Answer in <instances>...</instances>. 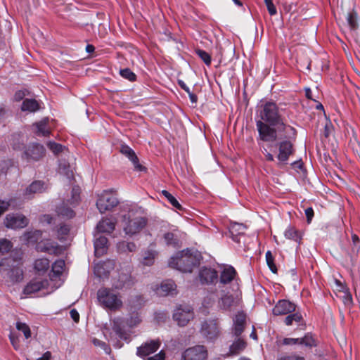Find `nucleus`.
<instances>
[{"label":"nucleus","instance_id":"4468645a","mask_svg":"<svg viewBox=\"0 0 360 360\" xmlns=\"http://www.w3.org/2000/svg\"><path fill=\"white\" fill-rule=\"evenodd\" d=\"M233 326L231 328L232 335L238 338L245 329L246 322V314L243 311H239L233 318Z\"/></svg>","mask_w":360,"mask_h":360},{"label":"nucleus","instance_id":"7c9ffc66","mask_svg":"<svg viewBox=\"0 0 360 360\" xmlns=\"http://www.w3.org/2000/svg\"><path fill=\"white\" fill-rule=\"evenodd\" d=\"M284 236L286 239L292 240L300 244L302 240V236L298 231L291 225H289L284 231Z\"/></svg>","mask_w":360,"mask_h":360},{"label":"nucleus","instance_id":"c03bdc74","mask_svg":"<svg viewBox=\"0 0 360 360\" xmlns=\"http://www.w3.org/2000/svg\"><path fill=\"white\" fill-rule=\"evenodd\" d=\"M156 255V252L153 250H148L145 252L143 259V264L146 266H150L154 262L155 256Z\"/></svg>","mask_w":360,"mask_h":360},{"label":"nucleus","instance_id":"49530a36","mask_svg":"<svg viewBox=\"0 0 360 360\" xmlns=\"http://www.w3.org/2000/svg\"><path fill=\"white\" fill-rule=\"evenodd\" d=\"M120 74L123 78L130 82H134L136 79V75L129 68L121 69Z\"/></svg>","mask_w":360,"mask_h":360},{"label":"nucleus","instance_id":"864d4df0","mask_svg":"<svg viewBox=\"0 0 360 360\" xmlns=\"http://www.w3.org/2000/svg\"><path fill=\"white\" fill-rule=\"evenodd\" d=\"M119 248L132 252L136 251V245L134 242L123 241L119 243Z\"/></svg>","mask_w":360,"mask_h":360},{"label":"nucleus","instance_id":"8fccbe9b","mask_svg":"<svg viewBox=\"0 0 360 360\" xmlns=\"http://www.w3.org/2000/svg\"><path fill=\"white\" fill-rule=\"evenodd\" d=\"M12 248L13 244L10 240L6 238L0 239V252L1 254L8 253Z\"/></svg>","mask_w":360,"mask_h":360},{"label":"nucleus","instance_id":"052dcab7","mask_svg":"<svg viewBox=\"0 0 360 360\" xmlns=\"http://www.w3.org/2000/svg\"><path fill=\"white\" fill-rule=\"evenodd\" d=\"M333 131V126L330 121H327L324 126V136L328 137Z\"/></svg>","mask_w":360,"mask_h":360},{"label":"nucleus","instance_id":"0eeeda50","mask_svg":"<svg viewBox=\"0 0 360 360\" xmlns=\"http://www.w3.org/2000/svg\"><path fill=\"white\" fill-rule=\"evenodd\" d=\"M200 334L208 343H215L220 338L221 331L219 319L207 318L200 323Z\"/></svg>","mask_w":360,"mask_h":360},{"label":"nucleus","instance_id":"473e14b6","mask_svg":"<svg viewBox=\"0 0 360 360\" xmlns=\"http://www.w3.org/2000/svg\"><path fill=\"white\" fill-rule=\"evenodd\" d=\"M39 103L34 98H26L25 99L21 105L22 111H28L30 112H36L39 110Z\"/></svg>","mask_w":360,"mask_h":360},{"label":"nucleus","instance_id":"9d476101","mask_svg":"<svg viewBox=\"0 0 360 360\" xmlns=\"http://www.w3.org/2000/svg\"><path fill=\"white\" fill-rule=\"evenodd\" d=\"M119 201L112 193L111 190H105L98 195L96 207L101 213L111 210L117 205Z\"/></svg>","mask_w":360,"mask_h":360},{"label":"nucleus","instance_id":"69168bd1","mask_svg":"<svg viewBox=\"0 0 360 360\" xmlns=\"http://www.w3.org/2000/svg\"><path fill=\"white\" fill-rule=\"evenodd\" d=\"M9 206V201L0 200V216L8 210Z\"/></svg>","mask_w":360,"mask_h":360},{"label":"nucleus","instance_id":"58836bf2","mask_svg":"<svg viewBox=\"0 0 360 360\" xmlns=\"http://www.w3.org/2000/svg\"><path fill=\"white\" fill-rule=\"evenodd\" d=\"M70 226L65 224H60L59 226L56 227V237L60 240L65 239L70 232Z\"/></svg>","mask_w":360,"mask_h":360},{"label":"nucleus","instance_id":"c9c22d12","mask_svg":"<svg viewBox=\"0 0 360 360\" xmlns=\"http://www.w3.org/2000/svg\"><path fill=\"white\" fill-rule=\"evenodd\" d=\"M163 238L165 243L168 246H172L173 248H176L178 246L179 240L177 235H176L173 232H167L164 233Z\"/></svg>","mask_w":360,"mask_h":360},{"label":"nucleus","instance_id":"5701e85b","mask_svg":"<svg viewBox=\"0 0 360 360\" xmlns=\"http://www.w3.org/2000/svg\"><path fill=\"white\" fill-rule=\"evenodd\" d=\"M234 302L233 296L229 292L221 290V294L218 300V307L222 311H231V307Z\"/></svg>","mask_w":360,"mask_h":360},{"label":"nucleus","instance_id":"13d9d810","mask_svg":"<svg viewBox=\"0 0 360 360\" xmlns=\"http://www.w3.org/2000/svg\"><path fill=\"white\" fill-rule=\"evenodd\" d=\"M264 3L270 15H275L277 13V10L272 0H264Z\"/></svg>","mask_w":360,"mask_h":360},{"label":"nucleus","instance_id":"20e7f679","mask_svg":"<svg viewBox=\"0 0 360 360\" xmlns=\"http://www.w3.org/2000/svg\"><path fill=\"white\" fill-rule=\"evenodd\" d=\"M201 258L200 253L197 250L187 248L172 256L169 262V265L180 271L191 273L193 267L200 264Z\"/></svg>","mask_w":360,"mask_h":360},{"label":"nucleus","instance_id":"b1692460","mask_svg":"<svg viewBox=\"0 0 360 360\" xmlns=\"http://www.w3.org/2000/svg\"><path fill=\"white\" fill-rule=\"evenodd\" d=\"M95 236V240L94 242V254L96 257H101L106 253L108 250V239L106 237L103 236Z\"/></svg>","mask_w":360,"mask_h":360},{"label":"nucleus","instance_id":"39448f33","mask_svg":"<svg viewBox=\"0 0 360 360\" xmlns=\"http://www.w3.org/2000/svg\"><path fill=\"white\" fill-rule=\"evenodd\" d=\"M144 209L137 205L131 206L128 213L124 215L125 234L133 236L140 232L147 224L148 219L143 216Z\"/></svg>","mask_w":360,"mask_h":360},{"label":"nucleus","instance_id":"09e8293b","mask_svg":"<svg viewBox=\"0 0 360 360\" xmlns=\"http://www.w3.org/2000/svg\"><path fill=\"white\" fill-rule=\"evenodd\" d=\"M91 342L94 346L101 347L106 354H110L111 349L110 346L105 342L101 341L97 338H93Z\"/></svg>","mask_w":360,"mask_h":360},{"label":"nucleus","instance_id":"37998d69","mask_svg":"<svg viewBox=\"0 0 360 360\" xmlns=\"http://www.w3.org/2000/svg\"><path fill=\"white\" fill-rule=\"evenodd\" d=\"M217 295L215 292L209 293L202 301V306L205 308L212 307L216 302Z\"/></svg>","mask_w":360,"mask_h":360},{"label":"nucleus","instance_id":"6ab92c4d","mask_svg":"<svg viewBox=\"0 0 360 360\" xmlns=\"http://www.w3.org/2000/svg\"><path fill=\"white\" fill-rule=\"evenodd\" d=\"M60 247L58 243L50 239L42 240L36 245V250L38 252H46L50 255H56Z\"/></svg>","mask_w":360,"mask_h":360},{"label":"nucleus","instance_id":"7ed1b4c3","mask_svg":"<svg viewBox=\"0 0 360 360\" xmlns=\"http://www.w3.org/2000/svg\"><path fill=\"white\" fill-rule=\"evenodd\" d=\"M141 322V318L138 312H133L127 317H118L113 320L112 330L115 335H110V338H107L112 346L120 349L122 347L117 337L122 340L129 343L131 340L130 333L126 330V327L129 328H134Z\"/></svg>","mask_w":360,"mask_h":360},{"label":"nucleus","instance_id":"338daca9","mask_svg":"<svg viewBox=\"0 0 360 360\" xmlns=\"http://www.w3.org/2000/svg\"><path fill=\"white\" fill-rule=\"evenodd\" d=\"M53 220V218L50 214H44L40 219V221L43 224H51Z\"/></svg>","mask_w":360,"mask_h":360},{"label":"nucleus","instance_id":"774afa93","mask_svg":"<svg viewBox=\"0 0 360 360\" xmlns=\"http://www.w3.org/2000/svg\"><path fill=\"white\" fill-rule=\"evenodd\" d=\"M305 215L307 217V223L309 224L314 217V210L312 207H308L305 210Z\"/></svg>","mask_w":360,"mask_h":360},{"label":"nucleus","instance_id":"c756f323","mask_svg":"<svg viewBox=\"0 0 360 360\" xmlns=\"http://www.w3.org/2000/svg\"><path fill=\"white\" fill-rule=\"evenodd\" d=\"M42 231L40 230H34L25 232L23 236V240L27 244H34L41 237Z\"/></svg>","mask_w":360,"mask_h":360},{"label":"nucleus","instance_id":"ddd939ff","mask_svg":"<svg viewBox=\"0 0 360 360\" xmlns=\"http://www.w3.org/2000/svg\"><path fill=\"white\" fill-rule=\"evenodd\" d=\"M4 224L8 229H22L28 224V219L22 214H7Z\"/></svg>","mask_w":360,"mask_h":360},{"label":"nucleus","instance_id":"bf43d9fd","mask_svg":"<svg viewBox=\"0 0 360 360\" xmlns=\"http://www.w3.org/2000/svg\"><path fill=\"white\" fill-rule=\"evenodd\" d=\"M283 344L285 345H300V338H285L283 340Z\"/></svg>","mask_w":360,"mask_h":360},{"label":"nucleus","instance_id":"f257e3e1","mask_svg":"<svg viewBox=\"0 0 360 360\" xmlns=\"http://www.w3.org/2000/svg\"><path fill=\"white\" fill-rule=\"evenodd\" d=\"M284 110L280 108L274 101H266L262 104L257 113L256 120L258 131L257 141L275 140L277 134L283 131H294V127L286 123L283 115Z\"/></svg>","mask_w":360,"mask_h":360},{"label":"nucleus","instance_id":"aec40b11","mask_svg":"<svg viewBox=\"0 0 360 360\" xmlns=\"http://www.w3.org/2000/svg\"><path fill=\"white\" fill-rule=\"evenodd\" d=\"M120 153L125 155L134 165V168L139 171L146 170V167L142 166L139 161L134 150L126 144L121 145Z\"/></svg>","mask_w":360,"mask_h":360},{"label":"nucleus","instance_id":"a878e982","mask_svg":"<svg viewBox=\"0 0 360 360\" xmlns=\"http://www.w3.org/2000/svg\"><path fill=\"white\" fill-rule=\"evenodd\" d=\"M65 264L63 259H57L53 263L51 274H49L51 282H54L57 278H60L63 271Z\"/></svg>","mask_w":360,"mask_h":360},{"label":"nucleus","instance_id":"f3484780","mask_svg":"<svg viewBox=\"0 0 360 360\" xmlns=\"http://www.w3.org/2000/svg\"><path fill=\"white\" fill-rule=\"evenodd\" d=\"M218 273L212 268L202 267L199 271V278L202 284H214L218 281Z\"/></svg>","mask_w":360,"mask_h":360},{"label":"nucleus","instance_id":"ea45409f","mask_svg":"<svg viewBox=\"0 0 360 360\" xmlns=\"http://www.w3.org/2000/svg\"><path fill=\"white\" fill-rule=\"evenodd\" d=\"M303 320L302 315L300 312L290 313L284 319V323L286 326L292 325L293 322L300 323Z\"/></svg>","mask_w":360,"mask_h":360},{"label":"nucleus","instance_id":"72a5a7b5","mask_svg":"<svg viewBox=\"0 0 360 360\" xmlns=\"http://www.w3.org/2000/svg\"><path fill=\"white\" fill-rule=\"evenodd\" d=\"M106 265V262L96 264L94 268V274L100 278L108 277L110 274V270L105 267Z\"/></svg>","mask_w":360,"mask_h":360},{"label":"nucleus","instance_id":"1a4fd4ad","mask_svg":"<svg viewBox=\"0 0 360 360\" xmlns=\"http://www.w3.org/2000/svg\"><path fill=\"white\" fill-rule=\"evenodd\" d=\"M97 300L101 306L111 311H115L122 306L121 299L109 288H101L98 289Z\"/></svg>","mask_w":360,"mask_h":360},{"label":"nucleus","instance_id":"f03ea898","mask_svg":"<svg viewBox=\"0 0 360 360\" xmlns=\"http://www.w3.org/2000/svg\"><path fill=\"white\" fill-rule=\"evenodd\" d=\"M297 134V131L294 127V131H283L282 134H277L275 140L262 141L270 143L271 150L276 152V165L278 167H283V166L288 165L290 157L294 154L295 151L294 143Z\"/></svg>","mask_w":360,"mask_h":360},{"label":"nucleus","instance_id":"3c124183","mask_svg":"<svg viewBox=\"0 0 360 360\" xmlns=\"http://www.w3.org/2000/svg\"><path fill=\"white\" fill-rule=\"evenodd\" d=\"M266 264H267L269 269L271 271V272L276 273L277 268L274 263V258L271 251H269V250H268L266 252Z\"/></svg>","mask_w":360,"mask_h":360},{"label":"nucleus","instance_id":"f704fd0d","mask_svg":"<svg viewBox=\"0 0 360 360\" xmlns=\"http://www.w3.org/2000/svg\"><path fill=\"white\" fill-rule=\"evenodd\" d=\"M56 212L58 215L65 217L67 219H72L75 217V213L74 210L64 204L57 207Z\"/></svg>","mask_w":360,"mask_h":360},{"label":"nucleus","instance_id":"a19ab883","mask_svg":"<svg viewBox=\"0 0 360 360\" xmlns=\"http://www.w3.org/2000/svg\"><path fill=\"white\" fill-rule=\"evenodd\" d=\"M48 119H44L35 124L37 129V134L38 136H48L50 134L49 130L46 128Z\"/></svg>","mask_w":360,"mask_h":360},{"label":"nucleus","instance_id":"79ce46f5","mask_svg":"<svg viewBox=\"0 0 360 360\" xmlns=\"http://www.w3.org/2000/svg\"><path fill=\"white\" fill-rule=\"evenodd\" d=\"M162 194L167 199L169 202L175 208L181 210L182 207L176 198L166 190L162 191Z\"/></svg>","mask_w":360,"mask_h":360},{"label":"nucleus","instance_id":"de8ad7c7","mask_svg":"<svg viewBox=\"0 0 360 360\" xmlns=\"http://www.w3.org/2000/svg\"><path fill=\"white\" fill-rule=\"evenodd\" d=\"M16 328L18 330L22 332L26 339L31 337L30 328L26 323L18 321L16 323Z\"/></svg>","mask_w":360,"mask_h":360},{"label":"nucleus","instance_id":"2eb2a0df","mask_svg":"<svg viewBox=\"0 0 360 360\" xmlns=\"http://www.w3.org/2000/svg\"><path fill=\"white\" fill-rule=\"evenodd\" d=\"M295 309L296 305L292 302L288 300H280L273 308L272 312L275 316L286 315L295 311Z\"/></svg>","mask_w":360,"mask_h":360},{"label":"nucleus","instance_id":"f8f14e48","mask_svg":"<svg viewBox=\"0 0 360 360\" xmlns=\"http://www.w3.org/2000/svg\"><path fill=\"white\" fill-rule=\"evenodd\" d=\"M208 352L204 345H195L186 349L181 354V360H207Z\"/></svg>","mask_w":360,"mask_h":360},{"label":"nucleus","instance_id":"6e6552de","mask_svg":"<svg viewBox=\"0 0 360 360\" xmlns=\"http://www.w3.org/2000/svg\"><path fill=\"white\" fill-rule=\"evenodd\" d=\"M13 148L16 150H23L22 158L27 162H37L45 155L46 149L42 144L39 143H30L24 146L23 143H13Z\"/></svg>","mask_w":360,"mask_h":360},{"label":"nucleus","instance_id":"e2e57ef3","mask_svg":"<svg viewBox=\"0 0 360 360\" xmlns=\"http://www.w3.org/2000/svg\"><path fill=\"white\" fill-rule=\"evenodd\" d=\"M146 360H165V353L161 350L159 352V353L152 356H148Z\"/></svg>","mask_w":360,"mask_h":360},{"label":"nucleus","instance_id":"0e129e2a","mask_svg":"<svg viewBox=\"0 0 360 360\" xmlns=\"http://www.w3.org/2000/svg\"><path fill=\"white\" fill-rule=\"evenodd\" d=\"M262 153L264 154V158L266 161L273 162L275 160H276V155H274L268 151L267 149H266V148H264V150H262Z\"/></svg>","mask_w":360,"mask_h":360},{"label":"nucleus","instance_id":"680f3d73","mask_svg":"<svg viewBox=\"0 0 360 360\" xmlns=\"http://www.w3.org/2000/svg\"><path fill=\"white\" fill-rule=\"evenodd\" d=\"M167 318V313L165 311H158L155 312V319L158 322L165 321Z\"/></svg>","mask_w":360,"mask_h":360},{"label":"nucleus","instance_id":"c85d7f7f","mask_svg":"<svg viewBox=\"0 0 360 360\" xmlns=\"http://www.w3.org/2000/svg\"><path fill=\"white\" fill-rule=\"evenodd\" d=\"M360 250V239L359 236L354 233L352 234L351 250L348 252V255L352 262L355 261Z\"/></svg>","mask_w":360,"mask_h":360},{"label":"nucleus","instance_id":"cd10ccee","mask_svg":"<svg viewBox=\"0 0 360 360\" xmlns=\"http://www.w3.org/2000/svg\"><path fill=\"white\" fill-rule=\"evenodd\" d=\"M115 228V223L110 219H103L96 226L98 233H112Z\"/></svg>","mask_w":360,"mask_h":360},{"label":"nucleus","instance_id":"423d86ee","mask_svg":"<svg viewBox=\"0 0 360 360\" xmlns=\"http://www.w3.org/2000/svg\"><path fill=\"white\" fill-rule=\"evenodd\" d=\"M0 276L7 283H20L23 279V271L11 257L0 259Z\"/></svg>","mask_w":360,"mask_h":360},{"label":"nucleus","instance_id":"e433bc0d","mask_svg":"<svg viewBox=\"0 0 360 360\" xmlns=\"http://www.w3.org/2000/svg\"><path fill=\"white\" fill-rule=\"evenodd\" d=\"M45 189V184L43 181H35L26 188V193H41Z\"/></svg>","mask_w":360,"mask_h":360},{"label":"nucleus","instance_id":"2f4dec72","mask_svg":"<svg viewBox=\"0 0 360 360\" xmlns=\"http://www.w3.org/2000/svg\"><path fill=\"white\" fill-rule=\"evenodd\" d=\"M50 266L49 260L46 258H39L34 261V268L39 274L46 273Z\"/></svg>","mask_w":360,"mask_h":360},{"label":"nucleus","instance_id":"a18cd8bd","mask_svg":"<svg viewBox=\"0 0 360 360\" xmlns=\"http://www.w3.org/2000/svg\"><path fill=\"white\" fill-rule=\"evenodd\" d=\"M196 55L205 63L206 65L209 66L211 64V56L210 55L202 49H196Z\"/></svg>","mask_w":360,"mask_h":360},{"label":"nucleus","instance_id":"4d7b16f0","mask_svg":"<svg viewBox=\"0 0 360 360\" xmlns=\"http://www.w3.org/2000/svg\"><path fill=\"white\" fill-rule=\"evenodd\" d=\"M347 21L350 28L354 29L356 26V14L353 13H347Z\"/></svg>","mask_w":360,"mask_h":360},{"label":"nucleus","instance_id":"bb28decb","mask_svg":"<svg viewBox=\"0 0 360 360\" xmlns=\"http://www.w3.org/2000/svg\"><path fill=\"white\" fill-rule=\"evenodd\" d=\"M236 338V339L229 346V352L227 354L229 356L239 354L246 347V343L243 339L240 337Z\"/></svg>","mask_w":360,"mask_h":360},{"label":"nucleus","instance_id":"393cba45","mask_svg":"<svg viewBox=\"0 0 360 360\" xmlns=\"http://www.w3.org/2000/svg\"><path fill=\"white\" fill-rule=\"evenodd\" d=\"M246 229V226L243 224L237 222L231 223L229 226V233L231 239L236 243H239V237L245 233Z\"/></svg>","mask_w":360,"mask_h":360},{"label":"nucleus","instance_id":"4be33fe9","mask_svg":"<svg viewBox=\"0 0 360 360\" xmlns=\"http://www.w3.org/2000/svg\"><path fill=\"white\" fill-rule=\"evenodd\" d=\"M236 269L231 265L225 267L220 273L219 279V287L231 283L236 275Z\"/></svg>","mask_w":360,"mask_h":360},{"label":"nucleus","instance_id":"5fc2aeb1","mask_svg":"<svg viewBox=\"0 0 360 360\" xmlns=\"http://www.w3.org/2000/svg\"><path fill=\"white\" fill-rule=\"evenodd\" d=\"M69 165L67 162L60 163L59 165L60 172L63 173L68 179H70L73 176L72 171L68 169Z\"/></svg>","mask_w":360,"mask_h":360},{"label":"nucleus","instance_id":"6e6d98bb","mask_svg":"<svg viewBox=\"0 0 360 360\" xmlns=\"http://www.w3.org/2000/svg\"><path fill=\"white\" fill-rule=\"evenodd\" d=\"M48 146L49 149L56 154L60 153L63 150V146L61 144L57 143L54 141H49L48 143Z\"/></svg>","mask_w":360,"mask_h":360},{"label":"nucleus","instance_id":"dca6fc26","mask_svg":"<svg viewBox=\"0 0 360 360\" xmlns=\"http://www.w3.org/2000/svg\"><path fill=\"white\" fill-rule=\"evenodd\" d=\"M160 345L158 340L146 342L137 347L136 354L143 359H146L150 354L155 353L159 349Z\"/></svg>","mask_w":360,"mask_h":360},{"label":"nucleus","instance_id":"603ef678","mask_svg":"<svg viewBox=\"0 0 360 360\" xmlns=\"http://www.w3.org/2000/svg\"><path fill=\"white\" fill-rule=\"evenodd\" d=\"M276 360H305L303 356L291 353L290 354H282L278 356Z\"/></svg>","mask_w":360,"mask_h":360},{"label":"nucleus","instance_id":"4c0bfd02","mask_svg":"<svg viewBox=\"0 0 360 360\" xmlns=\"http://www.w3.org/2000/svg\"><path fill=\"white\" fill-rule=\"evenodd\" d=\"M300 345L307 347L312 348L317 346L316 341L311 333H306L303 337L300 338Z\"/></svg>","mask_w":360,"mask_h":360},{"label":"nucleus","instance_id":"412c9836","mask_svg":"<svg viewBox=\"0 0 360 360\" xmlns=\"http://www.w3.org/2000/svg\"><path fill=\"white\" fill-rule=\"evenodd\" d=\"M176 285L172 280H166L157 288L156 293L159 296L174 295L176 294Z\"/></svg>","mask_w":360,"mask_h":360},{"label":"nucleus","instance_id":"9b49d317","mask_svg":"<svg viewBox=\"0 0 360 360\" xmlns=\"http://www.w3.org/2000/svg\"><path fill=\"white\" fill-rule=\"evenodd\" d=\"M193 309L189 305L179 304L173 313V319L179 326H185L193 319Z\"/></svg>","mask_w":360,"mask_h":360},{"label":"nucleus","instance_id":"a211bd4d","mask_svg":"<svg viewBox=\"0 0 360 360\" xmlns=\"http://www.w3.org/2000/svg\"><path fill=\"white\" fill-rule=\"evenodd\" d=\"M49 285V282L46 279H32L25 286L23 293L26 295H31L41 289L46 288Z\"/></svg>","mask_w":360,"mask_h":360}]
</instances>
